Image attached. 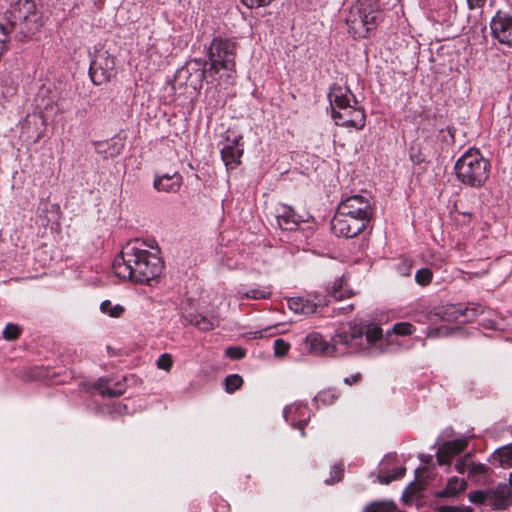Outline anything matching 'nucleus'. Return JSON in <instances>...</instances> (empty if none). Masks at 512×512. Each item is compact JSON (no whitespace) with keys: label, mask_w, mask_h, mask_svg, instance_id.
<instances>
[{"label":"nucleus","mask_w":512,"mask_h":512,"mask_svg":"<svg viewBox=\"0 0 512 512\" xmlns=\"http://www.w3.org/2000/svg\"><path fill=\"white\" fill-rule=\"evenodd\" d=\"M159 253L157 248L149 250L143 241H130L114 260V272L120 279L149 284L160 276L164 268Z\"/></svg>","instance_id":"1"},{"label":"nucleus","mask_w":512,"mask_h":512,"mask_svg":"<svg viewBox=\"0 0 512 512\" xmlns=\"http://www.w3.org/2000/svg\"><path fill=\"white\" fill-rule=\"evenodd\" d=\"M328 98L332 108V118L337 125L352 127L356 130L364 128L366 123L364 110L358 106L355 96L347 87L333 85Z\"/></svg>","instance_id":"2"},{"label":"nucleus","mask_w":512,"mask_h":512,"mask_svg":"<svg viewBox=\"0 0 512 512\" xmlns=\"http://www.w3.org/2000/svg\"><path fill=\"white\" fill-rule=\"evenodd\" d=\"M32 14L31 0H18L10 11L8 24L0 22V58L7 50L9 34L14 31L20 40H27L31 35L30 16Z\"/></svg>","instance_id":"3"},{"label":"nucleus","mask_w":512,"mask_h":512,"mask_svg":"<svg viewBox=\"0 0 512 512\" xmlns=\"http://www.w3.org/2000/svg\"><path fill=\"white\" fill-rule=\"evenodd\" d=\"M455 171L463 184L481 187L489 176V162L478 150L470 149L457 160Z\"/></svg>","instance_id":"4"},{"label":"nucleus","mask_w":512,"mask_h":512,"mask_svg":"<svg viewBox=\"0 0 512 512\" xmlns=\"http://www.w3.org/2000/svg\"><path fill=\"white\" fill-rule=\"evenodd\" d=\"M381 20V12L369 1H359L353 5L346 17L348 32L354 38L366 37L369 31L376 28Z\"/></svg>","instance_id":"5"},{"label":"nucleus","mask_w":512,"mask_h":512,"mask_svg":"<svg viewBox=\"0 0 512 512\" xmlns=\"http://www.w3.org/2000/svg\"><path fill=\"white\" fill-rule=\"evenodd\" d=\"M236 47V42L232 40L214 39L208 52L210 68L200 71L201 79H204L207 73H218L220 69L233 71L235 68Z\"/></svg>","instance_id":"6"},{"label":"nucleus","mask_w":512,"mask_h":512,"mask_svg":"<svg viewBox=\"0 0 512 512\" xmlns=\"http://www.w3.org/2000/svg\"><path fill=\"white\" fill-rule=\"evenodd\" d=\"M89 74L96 85L110 81L115 74V60L107 51L98 53L90 64Z\"/></svg>","instance_id":"7"},{"label":"nucleus","mask_w":512,"mask_h":512,"mask_svg":"<svg viewBox=\"0 0 512 512\" xmlns=\"http://www.w3.org/2000/svg\"><path fill=\"white\" fill-rule=\"evenodd\" d=\"M337 212L361 219L368 223L373 214L369 199L361 195L350 196L342 201L337 208Z\"/></svg>","instance_id":"8"},{"label":"nucleus","mask_w":512,"mask_h":512,"mask_svg":"<svg viewBox=\"0 0 512 512\" xmlns=\"http://www.w3.org/2000/svg\"><path fill=\"white\" fill-rule=\"evenodd\" d=\"M367 225L368 222L336 211L331 221V230L338 237L353 238L362 232Z\"/></svg>","instance_id":"9"},{"label":"nucleus","mask_w":512,"mask_h":512,"mask_svg":"<svg viewBox=\"0 0 512 512\" xmlns=\"http://www.w3.org/2000/svg\"><path fill=\"white\" fill-rule=\"evenodd\" d=\"M364 329L358 324H349L347 328L340 330L334 337L335 345H344L353 351L359 352L363 346Z\"/></svg>","instance_id":"10"},{"label":"nucleus","mask_w":512,"mask_h":512,"mask_svg":"<svg viewBox=\"0 0 512 512\" xmlns=\"http://www.w3.org/2000/svg\"><path fill=\"white\" fill-rule=\"evenodd\" d=\"M490 28L500 44L512 47V16L498 11L490 22Z\"/></svg>","instance_id":"11"},{"label":"nucleus","mask_w":512,"mask_h":512,"mask_svg":"<svg viewBox=\"0 0 512 512\" xmlns=\"http://www.w3.org/2000/svg\"><path fill=\"white\" fill-rule=\"evenodd\" d=\"M243 137L234 136L232 139L227 136L226 143L221 149V157L227 168L234 169L240 164V158L243 155Z\"/></svg>","instance_id":"12"},{"label":"nucleus","mask_w":512,"mask_h":512,"mask_svg":"<svg viewBox=\"0 0 512 512\" xmlns=\"http://www.w3.org/2000/svg\"><path fill=\"white\" fill-rule=\"evenodd\" d=\"M512 505V491L507 484L488 489V506L493 510H506Z\"/></svg>","instance_id":"13"},{"label":"nucleus","mask_w":512,"mask_h":512,"mask_svg":"<svg viewBox=\"0 0 512 512\" xmlns=\"http://www.w3.org/2000/svg\"><path fill=\"white\" fill-rule=\"evenodd\" d=\"M468 445L466 438L444 442L437 450L436 457L439 465H446Z\"/></svg>","instance_id":"14"},{"label":"nucleus","mask_w":512,"mask_h":512,"mask_svg":"<svg viewBox=\"0 0 512 512\" xmlns=\"http://www.w3.org/2000/svg\"><path fill=\"white\" fill-rule=\"evenodd\" d=\"M307 349L316 355H334L336 351L335 342L329 344L321 334L310 333L305 338Z\"/></svg>","instance_id":"15"},{"label":"nucleus","mask_w":512,"mask_h":512,"mask_svg":"<svg viewBox=\"0 0 512 512\" xmlns=\"http://www.w3.org/2000/svg\"><path fill=\"white\" fill-rule=\"evenodd\" d=\"M455 468L458 473H467L469 477L486 474L489 469L485 464L475 463L470 453H467L463 458L459 459L456 462Z\"/></svg>","instance_id":"16"},{"label":"nucleus","mask_w":512,"mask_h":512,"mask_svg":"<svg viewBox=\"0 0 512 512\" xmlns=\"http://www.w3.org/2000/svg\"><path fill=\"white\" fill-rule=\"evenodd\" d=\"M182 182V176L178 173L164 174L162 176L156 177L154 180V187L158 191L163 192H176Z\"/></svg>","instance_id":"17"},{"label":"nucleus","mask_w":512,"mask_h":512,"mask_svg":"<svg viewBox=\"0 0 512 512\" xmlns=\"http://www.w3.org/2000/svg\"><path fill=\"white\" fill-rule=\"evenodd\" d=\"M185 320L202 331H210L220 324V318L218 316H211L210 318L199 314L189 313L184 316Z\"/></svg>","instance_id":"18"},{"label":"nucleus","mask_w":512,"mask_h":512,"mask_svg":"<svg viewBox=\"0 0 512 512\" xmlns=\"http://www.w3.org/2000/svg\"><path fill=\"white\" fill-rule=\"evenodd\" d=\"M125 379L123 381H119L115 384V387H110L109 381L107 379H99L93 387L99 392V394L103 397H119L123 395L126 391V386L124 384Z\"/></svg>","instance_id":"19"},{"label":"nucleus","mask_w":512,"mask_h":512,"mask_svg":"<svg viewBox=\"0 0 512 512\" xmlns=\"http://www.w3.org/2000/svg\"><path fill=\"white\" fill-rule=\"evenodd\" d=\"M287 305L296 314L311 315L317 311V304L301 297L288 299Z\"/></svg>","instance_id":"20"},{"label":"nucleus","mask_w":512,"mask_h":512,"mask_svg":"<svg viewBox=\"0 0 512 512\" xmlns=\"http://www.w3.org/2000/svg\"><path fill=\"white\" fill-rule=\"evenodd\" d=\"M277 219L278 224L285 230H294L300 222V216L289 207H285L283 213L278 215Z\"/></svg>","instance_id":"21"},{"label":"nucleus","mask_w":512,"mask_h":512,"mask_svg":"<svg viewBox=\"0 0 512 512\" xmlns=\"http://www.w3.org/2000/svg\"><path fill=\"white\" fill-rule=\"evenodd\" d=\"M466 482L464 479H459L457 477H452L448 483L446 488L439 494L444 497H452L456 496L458 493H461L466 489Z\"/></svg>","instance_id":"22"},{"label":"nucleus","mask_w":512,"mask_h":512,"mask_svg":"<svg viewBox=\"0 0 512 512\" xmlns=\"http://www.w3.org/2000/svg\"><path fill=\"white\" fill-rule=\"evenodd\" d=\"M494 460H497L501 467H512V444L496 450L493 454Z\"/></svg>","instance_id":"23"},{"label":"nucleus","mask_w":512,"mask_h":512,"mask_svg":"<svg viewBox=\"0 0 512 512\" xmlns=\"http://www.w3.org/2000/svg\"><path fill=\"white\" fill-rule=\"evenodd\" d=\"M224 383L226 392L231 394L241 388L243 379L238 374H231L225 378Z\"/></svg>","instance_id":"24"},{"label":"nucleus","mask_w":512,"mask_h":512,"mask_svg":"<svg viewBox=\"0 0 512 512\" xmlns=\"http://www.w3.org/2000/svg\"><path fill=\"white\" fill-rule=\"evenodd\" d=\"M330 294L336 300H342L344 298L350 297L351 293L348 290H343V281L342 279H337L330 290Z\"/></svg>","instance_id":"25"},{"label":"nucleus","mask_w":512,"mask_h":512,"mask_svg":"<svg viewBox=\"0 0 512 512\" xmlns=\"http://www.w3.org/2000/svg\"><path fill=\"white\" fill-rule=\"evenodd\" d=\"M100 310L103 313L109 314V316L115 318L120 317L124 312V308L121 305H115L112 307L109 300H105L101 303Z\"/></svg>","instance_id":"26"},{"label":"nucleus","mask_w":512,"mask_h":512,"mask_svg":"<svg viewBox=\"0 0 512 512\" xmlns=\"http://www.w3.org/2000/svg\"><path fill=\"white\" fill-rule=\"evenodd\" d=\"M271 294H272L271 290L268 287H265L263 289H252L250 291H247L244 294V297L259 300V299H268V298H270Z\"/></svg>","instance_id":"27"},{"label":"nucleus","mask_w":512,"mask_h":512,"mask_svg":"<svg viewBox=\"0 0 512 512\" xmlns=\"http://www.w3.org/2000/svg\"><path fill=\"white\" fill-rule=\"evenodd\" d=\"M21 333V329L18 325L9 323L3 330V338L7 341L16 340Z\"/></svg>","instance_id":"28"},{"label":"nucleus","mask_w":512,"mask_h":512,"mask_svg":"<svg viewBox=\"0 0 512 512\" xmlns=\"http://www.w3.org/2000/svg\"><path fill=\"white\" fill-rule=\"evenodd\" d=\"M315 399L325 405H330L338 399V394L334 390H325L320 392Z\"/></svg>","instance_id":"29"},{"label":"nucleus","mask_w":512,"mask_h":512,"mask_svg":"<svg viewBox=\"0 0 512 512\" xmlns=\"http://www.w3.org/2000/svg\"><path fill=\"white\" fill-rule=\"evenodd\" d=\"M393 331L397 335L408 336V335H411L415 331V327L411 323L400 322V323L394 324Z\"/></svg>","instance_id":"30"},{"label":"nucleus","mask_w":512,"mask_h":512,"mask_svg":"<svg viewBox=\"0 0 512 512\" xmlns=\"http://www.w3.org/2000/svg\"><path fill=\"white\" fill-rule=\"evenodd\" d=\"M432 276L433 274L430 269L422 268L416 272L415 280L420 285H427L431 282Z\"/></svg>","instance_id":"31"},{"label":"nucleus","mask_w":512,"mask_h":512,"mask_svg":"<svg viewBox=\"0 0 512 512\" xmlns=\"http://www.w3.org/2000/svg\"><path fill=\"white\" fill-rule=\"evenodd\" d=\"M364 335L367 343L373 344L382 338V329L378 326H374L364 331Z\"/></svg>","instance_id":"32"},{"label":"nucleus","mask_w":512,"mask_h":512,"mask_svg":"<svg viewBox=\"0 0 512 512\" xmlns=\"http://www.w3.org/2000/svg\"><path fill=\"white\" fill-rule=\"evenodd\" d=\"M469 500L474 504L488 505V490H477L469 494Z\"/></svg>","instance_id":"33"},{"label":"nucleus","mask_w":512,"mask_h":512,"mask_svg":"<svg viewBox=\"0 0 512 512\" xmlns=\"http://www.w3.org/2000/svg\"><path fill=\"white\" fill-rule=\"evenodd\" d=\"M290 349V344L283 339H276L274 341V353L276 356H284Z\"/></svg>","instance_id":"34"},{"label":"nucleus","mask_w":512,"mask_h":512,"mask_svg":"<svg viewBox=\"0 0 512 512\" xmlns=\"http://www.w3.org/2000/svg\"><path fill=\"white\" fill-rule=\"evenodd\" d=\"M343 475H344V467L342 464H336L333 466L332 470H331V478L326 480V482L328 484H332V483H335V482H339L342 480L343 478Z\"/></svg>","instance_id":"35"},{"label":"nucleus","mask_w":512,"mask_h":512,"mask_svg":"<svg viewBox=\"0 0 512 512\" xmlns=\"http://www.w3.org/2000/svg\"><path fill=\"white\" fill-rule=\"evenodd\" d=\"M156 364H157V367L159 369H162V370H165V371H169L171 369V367H172V364H173V360H172L171 355L168 354V353L162 354L158 358Z\"/></svg>","instance_id":"36"},{"label":"nucleus","mask_w":512,"mask_h":512,"mask_svg":"<svg viewBox=\"0 0 512 512\" xmlns=\"http://www.w3.org/2000/svg\"><path fill=\"white\" fill-rule=\"evenodd\" d=\"M406 469L404 467H399L395 470V473L391 476H379V481L382 484H389L391 481L401 478L405 474Z\"/></svg>","instance_id":"37"},{"label":"nucleus","mask_w":512,"mask_h":512,"mask_svg":"<svg viewBox=\"0 0 512 512\" xmlns=\"http://www.w3.org/2000/svg\"><path fill=\"white\" fill-rule=\"evenodd\" d=\"M225 354L234 360L242 359L245 356V350L240 347H228Z\"/></svg>","instance_id":"38"},{"label":"nucleus","mask_w":512,"mask_h":512,"mask_svg":"<svg viewBox=\"0 0 512 512\" xmlns=\"http://www.w3.org/2000/svg\"><path fill=\"white\" fill-rule=\"evenodd\" d=\"M449 333H450V328H448L446 326H442V327H437V328L430 329L427 332V337L436 338V337H439V336L448 335Z\"/></svg>","instance_id":"39"},{"label":"nucleus","mask_w":512,"mask_h":512,"mask_svg":"<svg viewBox=\"0 0 512 512\" xmlns=\"http://www.w3.org/2000/svg\"><path fill=\"white\" fill-rule=\"evenodd\" d=\"M273 0H241V2L248 8H258L268 6Z\"/></svg>","instance_id":"40"},{"label":"nucleus","mask_w":512,"mask_h":512,"mask_svg":"<svg viewBox=\"0 0 512 512\" xmlns=\"http://www.w3.org/2000/svg\"><path fill=\"white\" fill-rule=\"evenodd\" d=\"M362 380L361 373H356L354 375H351L349 377L344 378V383L351 386L353 384H357Z\"/></svg>","instance_id":"41"},{"label":"nucleus","mask_w":512,"mask_h":512,"mask_svg":"<svg viewBox=\"0 0 512 512\" xmlns=\"http://www.w3.org/2000/svg\"><path fill=\"white\" fill-rule=\"evenodd\" d=\"M468 2V5L471 9L473 8H476V7H481L484 5V3L486 2V0H467Z\"/></svg>","instance_id":"42"},{"label":"nucleus","mask_w":512,"mask_h":512,"mask_svg":"<svg viewBox=\"0 0 512 512\" xmlns=\"http://www.w3.org/2000/svg\"><path fill=\"white\" fill-rule=\"evenodd\" d=\"M305 425H306V422L305 421H299L295 424H293V426L295 428H298L300 431H301V435L302 436H305V432H304V429H305Z\"/></svg>","instance_id":"43"},{"label":"nucleus","mask_w":512,"mask_h":512,"mask_svg":"<svg viewBox=\"0 0 512 512\" xmlns=\"http://www.w3.org/2000/svg\"><path fill=\"white\" fill-rule=\"evenodd\" d=\"M354 309V306L352 304L346 306V307H341L339 308V313H342V314H346V313H349L350 311H352Z\"/></svg>","instance_id":"44"},{"label":"nucleus","mask_w":512,"mask_h":512,"mask_svg":"<svg viewBox=\"0 0 512 512\" xmlns=\"http://www.w3.org/2000/svg\"><path fill=\"white\" fill-rule=\"evenodd\" d=\"M441 510L443 512H457L459 510V508L454 507V506H443V507H441Z\"/></svg>","instance_id":"45"},{"label":"nucleus","mask_w":512,"mask_h":512,"mask_svg":"<svg viewBox=\"0 0 512 512\" xmlns=\"http://www.w3.org/2000/svg\"><path fill=\"white\" fill-rule=\"evenodd\" d=\"M292 411H293V407L292 406L286 407L284 409V418H285L286 421H289V415H290V413H292Z\"/></svg>","instance_id":"46"},{"label":"nucleus","mask_w":512,"mask_h":512,"mask_svg":"<svg viewBox=\"0 0 512 512\" xmlns=\"http://www.w3.org/2000/svg\"><path fill=\"white\" fill-rule=\"evenodd\" d=\"M43 107H44L45 109H47L48 107H51V108H52V107H53V102H52V101H50V100H48V101L43 105Z\"/></svg>","instance_id":"47"},{"label":"nucleus","mask_w":512,"mask_h":512,"mask_svg":"<svg viewBox=\"0 0 512 512\" xmlns=\"http://www.w3.org/2000/svg\"><path fill=\"white\" fill-rule=\"evenodd\" d=\"M459 215H462L464 217H467L468 218V221H470L471 219V213L470 212H463V213H459Z\"/></svg>","instance_id":"48"},{"label":"nucleus","mask_w":512,"mask_h":512,"mask_svg":"<svg viewBox=\"0 0 512 512\" xmlns=\"http://www.w3.org/2000/svg\"><path fill=\"white\" fill-rule=\"evenodd\" d=\"M105 144H106V143H99V144H98V148H100V147L104 146ZM98 151L100 152L101 150H100V149H98Z\"/></svg>","instance_id":"49"},{"label":"nucleus","mask_w":512,"mask_h":512,"mask_svg":"<svg viewBox=\"0 0 512 512\" xmlns=\"http://www.w3.org/2000/svg\"><path fill=\"white\" fill-rule=\"evenodd\" d=\"M509 482H510V485L512 487V473L509 475Z\"/></svg>","instance_id":"50"},{"label":"nucleus","mask_w":512,"mask_h":512,"mask_svg":"<svg viewBox=\"0 0 512 512\" xmlns=\"http://www.w3.org/2000/svg\"><path fill=\"white\" fill-rule=\"evenodd\" d=\"M35 376H41V373H40V372H36V371L34 370V377H35Z\"/></svg>","instance_id":"51"}]
</instances>
